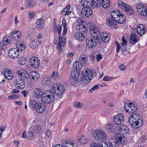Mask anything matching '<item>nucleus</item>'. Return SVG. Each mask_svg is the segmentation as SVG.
Listing matches in <instances>:
<instances>
[{
	"mask_svg": "<svg viewBox=\"0 0 147 147\" xmlns=\"http://www.w3.org/2000/svg\"><path fill=\"white\" fill-rule=\"evenodd\" d=\"M118 129L119 134L116 136L114 138L110 140L109 144L110 147H119L120 145L125 144L127 141V139L123 136L128 133L129 131L128 127L125 125L120 124Z\"/></svg>",
	"mask_w": 147,
	"mask_h": 147,
	"instance_id": "obj_1",
	"label": "nucleus"
},
{
	"mask_svg": "<svg viewBox=\"0 0 147 147\" xmlns=\"http://www.w3.org/2000/svg\"><path fill=\"white\" fill-rule=\"evenodd\" d=\"M128 122L132 127L135 129L140 127L143 124L142 117L135 114L132 115L129 117Z\"/></svg>",
	"mask_w": 147,
	"mask_h": 147,
	"instance_id": "obj_2",
	"label": "nucleus"
},
{
	"mask_svg": "<svg viewBox=\"0 0 147 147\" xmlns=\"http://www.w3.org/2000/svg\"><path fill=\"white\" fill-rule=\"evenodd\" d=\"M81 3L84 6L81 12V14L82 16L88 18L92 13V9L89 6V2L87 0H81Z\"/></svg>",
	"mask_w": 147,
	"mask_h": 147,
	"instance_id": "obj_3",
	"label": "nucleus"
},
{
	"mask_svg": "<svg viewBox=\"0 0 147 147\" xmlns=\"http://www.w3.org/2000/svg\"><path fill=\"white\" fill-rule=\"evenodd\" d=\"M54 98L53 93L50 90H47L44 92L43 96L41 97V100L45 103H50L53 102Z\"/></svg>",
	"mask_w": 147,
	"mask_h": 147,
	"instance_id": "obj_4",
	"label": "nucleus"
},
{
	"mask_svg": "<svg viewBox=\"0 0 147 147\" xmlns=\"http://www.w3.org/2000/svg\"><path fill=\"white\" fill-rule=\"evenodd\" d=\"M120 14L119 11L117 10H114L111 12V17L109 18V20H107L111 28H114L115 27V26L116 24V20Z\"/></svg>",
	"mask_w": 147,
	"mask_h": 147,
	"instance_id": "obj_5",
	"label": "nucleus"
},
{
	"mask_svg": "<svg viewBox=\"0 0 147 147\" xmlns=\"http://www.w3.org/2000/svg\"><path fill=\"white\" fill-rule=\"evenodd\" d=\"M52 88L55 94L61 96L66 90L64 85L60 83H57L54 84Z\"/></svg>",
	"mask_w": 147,
	"mask_h": 147,
	"instance_id": "obj_6",
	"label": "nucleus"
},
{
	"mask_svg": "<svg viewBox=\"0 0 147 147\" xmlns=\"http://www.w3.org/2000/svg\"><path fill=\"white\" fill-rule=\"evenodd\" d=\"M92 136L95 140L98 141L105 140L107 138L106 135L104 132L98 129H96L93 131Z\"/></svg>",
	"mask_w": 147,
	"mask_h": 147,
	"instance_id": "obj_7",
	"label": "nucleus"
},
{
	"mask_svg": "<svg viewBox=\"0 0 147 147\" xmlns=\"http://www.w3.org/2000/svg\"><path fill=\"white\" fill-rule=\"evenodd\" d=\"M117 3L120 7L123 10L126 11L127 13L130 16L134 13V10L129 4L124 3L121 0H118Z\"/></svg>",
	"mask_w": 147,
	"mask_h": 147,
	"instance_id": "obj_8",
	"label": "nucleus"
},
{
	"mask_svg": "<svg viewBox=\"0 0 147 147\" xmlns=\"http://www.w3.org/2000/svg\"><path fill=\"white\" fill-rule=\"evenodd\" d=\"M81 74L82 80L85 79H86L88 82H91L93 77V74L92 71L89 69H85Z\"/></svg>",
	"mask_w": 147,
	"mask_h": 147,
	"instance_id": "obj_9",
	"label": "nucleus"
},
{
	"mask_svg": "<svg viewBox=\"0 0 147 147\" xmlns=\"http://www.w3.org/2000/svg\"><path fill=\"white\" fill-rule=\"evenodd\" d=\"M124 108L127 112L130 113H135L137 109V105L132 102L126 103L124 104Z\"/></svg>",
	"mask_w": 147,
	"mask_h": 147,
	"instance_id": "obj_10",
	"label": "nucleus"
},
{
	"mask_svg": "<svg viewBox=\"0 0 147 147\" xmlns=\"http://www.w3.org/2000/svg\"><path fill=\"white\" fill-rule=\"evenodd\" d=\"M80 71L74 70L72 71L70 74V77H69L70 79L72 80H73L76 81H82V78H81V76L80 73Z\"/></svg>",
	"mask_w": 147,
	"mask_h": 147,
	"instance_id": "obj_11",
	"label": "nucleus"
},
{
	"mask_svg": "<svg viewBox=\"0 0 147 147\" xmlns=\"http://www.w3.org/2000/svg\"><path fill=\"white\" fill-rule=\"evenodd\" d=\"M29 64L32 68L36 69L40 65V61L39 59L36 57H32L29 60Z\"/></svg>",
	"mask_w": 147,
	"mask_h": 147,
	"instance_id": "obj_12",
	"label": "nucleus"
},
{
	"mask_svg": "<svg viewBox=\"0 0 147 147\" xmlns=\"http://www.w3.org/2000/svg\"><path fill=\"white\" fill-rule=\"evenodd\" d=\"M8 55L11 58L16 59L18 57L19 55V52L16 49H11L9 50Z\"/></svg>",
	"mask_w": 147,
	"mask_h": 147,
	"instance_id": "obj_13",
	"label": "nucleus"
},
{
	"mask_svg": "<svg viewBox=\"0 0 147 147\" xmlns=\"http://www.w3.org/2000/svg\"><path fill=\"white\" fill-rule=\"evenodd\" d=\"M97 41L92 38H88L86 40V45L90 49L94 48L97 44Z\"/></svg>",
	"mask_w": 147,
	"mask_h": 147,
	"instance_id": "obj_14",
	"label": "nucleus"
},
{
	"mask_svg": "<svg viewBox=\"0 0 147 147\" xmlns=\"http://www.w3.org/2000/svg\"><path fill=\"white\" fill-rule=\"evenodd\" d=\"M140 40L138 37L137 34L134 33H132L130 35L129 39V42L130 45L133 46L136 44Z\"/></svg>",
	"mask_w": 147,
	"mask_h": 147,
	"instance_id": "obj_15",
	"label": "nucleus"
},
{
	"mask_svg": "<svg viewBox=\"0 0 147 147\" xmlns=\"http://www.w3.org/2000/svg\"><path fill=\"white\" fill-rule=\"evenodd\" d=\"M19 77L21 80H25L27 79L28 77V74L26 70L22 69L17 72Z\"/></svg>",
	"mask_w": 147,
	"mask_h": 147,
	"instance_id": "obj_16",
	"label": "nucleus"
},
{
	"mask_svg": "<svg viewBox=\"0 0 147 147\" xmlns=\"http://www.w3.org/2000/svg\"><path fill=\"white\" fill-rule=\"evenodd\" d=\"M44 94L42 90L40 88H37L34 89L33 95L35 98L39 99L43 96Z\"/></svg>",
	"mask_w": 147,
	"mask_h": 147,
	"instance_id": "obj_17",
	"label": "nucleus"
},
{
	"mask_svg": "<svg viewBox=\"0 0 147 147\" xmlns=\"http://www.w3.org/2000/svg\"><path fill=\"white\" fill-rule=\"evenodd\" d=\"M41 45V41L40 40H32L30 42L29 46L30 47L33 49H37Z\"/></svg>",
	"mask_w": 147,
	"mask_h": 147,
	"instance_id": "obj_18",
	"label": "nucleus"
},
{
	"mask_svg": "<svg viewBox=\"0 0 147 147\" xmlns=\"http://www.w3.org/2000/svg\"><path fill=\"white\" fill-rule=\"evenodd\" d=\"M11 36L13 40H18L21 38L22 35L21 32L17 30L12 31L11 33Z\"/></svg>",
	"mask_w": 147,
	"mask_h": 147,
	"instance_id": "obj_19",
	"label": "nucleus"
},
{
	"mask_svg": "<svg viewBox=\"0 0 147 147\" xmlns=\"http://www.w3.org/2000/svg\"><path fill=\"white\" fill-rule=\"evenodd\" d=\"M16 87L18 89L22 90L25 87V84L24 80H18L16 82Z\"/></svg>",
	"mask_w": 147,
	"mask_h": 147,
	"instance_id": "obj_20",
	"label": "nucleus"
},
{
	"mask_svg": "<svg viewBox=\"0 0 147 147\" xmlns=\"http://www.w3.org/2000/svg\"><path fill=\"white\" fill-rule=\"evenodd\" d=\"M40 77V76L38 73L36 71H31L29 74V78L32 81H36L38 80Z\"/></svg>",
	"mask_w": 147,
	"mask_h": 147,
	"instance_id": "obj_21",
	"label": "nucleus"
},
{
	"mask_svg": "<svg viewBox=\"0 0 147 147\" xmlns=\"http://www.w3.org/2000/svg\"><path fill=\"white\" fill-rule=\"evenodd\" d=\"M46 106L44 104L40 103H39L36 108L35 110L37 112L41 113L44 112L46 109Z\"/></svg>",
	"mask_w": 147,
	"mask_h": 147,
	"instance_id": "obj_22",
	"label": "nucleus"
},
{
	"mask_svg": "<svg viewBox=\"0 0 147 147\" xmlns=\"http://www.w3.org/2000/svg\"><path fill=\"white\" fill-rule=\"evenodd\" d=\"M79 61L84 66H86L88 64V61L87 57L85 55H80L79 57Z\"/></svg>",
	"mask_w": 147,
	"mask_h": 147,
	"instance_id": "obj_23",
	"label": "nucleus"
},
{
	"mask_svg": "<svg viewBox=\"0 0 147 147\" xmlns=\"http://www.w3.org/2000/svg\"><path fill=\"white\" fill-rule=\"evenodd\" d=\"M101 40L103 42H107L109 41L110 39V35L106 32H103L100 34Z\"/></svg>",
	"mask_w": 147,
	"mask_h": 147,
	"instance_id": "obj_24",
	"label": "nucleus"
},
{
	"mask_svg": "<svg viewBox=\"0 0 147 147\" xmlns=\"http://www.w3.org/2000/svg\"><path fill=\"white\" fill-rule=\"evenodd\" d=\"M16 45L18 49L21 51L24 50L26 48L24 43L22 41L20 40L16 42Z\"/></svg>",
	"mask_w": 147,
	"mask_h": 147,
	"instance_id": "obj_25",
	"label": "nucleus"
},
{
	"mask_svg": "<svg viewBox=\"0 0 147 147\" xmlns=\"http://www.w3.org/2000/svg\"><path fill=\"white\" fill-rule=\"evenodd\" d=\"M137 31L139 35L142 36L146 32V28L143 25L139 24L137 27Z\"/></svg>",
	"mask_w": 147,
	"mask_h": 147,
	"instance_id": "obj_26",
	"label": "nucleus"
},
{
	"mask_svg": "<svg viewBox=\"0 0 147 147\" xmlns=\"http://www.w3.org/2000/svg\"><path fill=\"white\" fill-rule=\"evenodd\" d=\"M76 28L79 30L80 31L79 32L82 33V34H84V35H85L87 32V29L85 26L83 24L78 25L76 26Z\"/></svg>",
	"mask_w": 147,
	"mask_h": 147,
	"instance_id": "obj_27",
	"label": "nucleus"
},
{
	"mask_svg": "<svg viewBox=\"0 0 147 147\" xmlns=\"http://www.w3.org/2000/svg\"><path fill=\"white\" fill-rule=\"evenodd\" d=\"M75 38L79 41H83L85 39V35L84 34L79 32H76L74 34Z\"/></svg>",
	"mask_w": 147,
	"mask_h": 147,
	"instance_id": "obj_28",
	"label": "nucleus"
},
{
	"mask_svg": "<svg viewBox=\"0 0 147 147\" xmlns=\"http://www.w3.org/2000/svg\"><path fill=\"white\" fill-rule=\"evenodd\" d=\"M90 4L92 7L94 8H98L100 6V1L97 0L92 1Z\"/></svg>",
	"mask_w": 147,
	"mask_h": 147,
	"instance_id": "obj_29",
	"label": "nucleus"
},
{
	"mask_svg": "<svg viewBox=\"0 0 147 147\" xmlns=\"http://www.w3.org/2000/svg\"><path fill=\"white\" fill-rule=\"evenodd\" d=\"M125 16L120 13L119 14L118 18L116 20V23H118L119 24H123L125 22Z\"/></svg>",
	"mask_w": 147,
	"mask_h": 147,
	"instance_id": "obj_30",
	"label": "nucleus"
},
{
	"mask_svg": "<svg viewBox=\"0 0 147 147\" xmlns=\"http://www.w3.org/2000/svg\"><path fill=\"white\" fill-rule=\"evenodd\" d=\"M100 4L103 7L107 8L110 6V0H101Z\"/></svg>",
	"mask_w": 147,
	"mask_h": 147,
	"instance_id": "obj_31",
	"label": "nucleus"
},
{
	"mask_svg": "<svg viewBox=\"0 0 147 147\" xmlns=\"http://www.w3.org/2000/svg\"><path fill=\"white\" fill-rule=\"evenodd\" d=\"M93 33H90L93 39L96 40L97 41H99L100 40L99 37L101 34L100 31L96 32H93Z\"/></svg>",
	"mask_w": 147,
	"mask_h": 147,
	"instance_id": "obj_32",
	"label": "nucleus"
},
{
	"mask_svg": "<svg viewBox=\"0 0 147 147\" xmlns=\"http://www.w3.org/2000/svg\"><path fill=\"white\" fill-rule=\"evenodd\" d=\"M105 128L108 131L110 132H113L115 130V128L111 123L107 124L105 126Z\"/></svg>",
	"mask_w": 147,
	"mask_h": 147,
	"instance_id": "obj_33",
	"label": "nucleus"
},
{
	"mask_svg": "<svg viewBox=\"0 0 147 147\" xmlns=\"http://www.w3.org/2000/svg\"><path fill=\"white\" fill-rule=\"evenodd\" d=\"M11 71L9 70H6L4 74L5 78L9 80L11 79L13 77V73H11Z\"/></svg>",
	"mask_w": 147,
	"mask_h": 147,
	"instance_id": "obj_34",
	"label": "nucleus"
},
{
	"mask_svg": "<svg viewBox=\"0 0 147 147\" xmlns=\"http://www.w3.org/2000/svg\"><path fill=\"white\" fill-rule=\"evenodd\" d=\"M61 26L63 28L62 35L64 36L66 34L67 31L66 21L64 18H63L62 20Z\"/></svg>",
	"mask_w": 147,
	"mask_h": 147,
	"instance_id": "obj_35",
	"label": "nucleus"
},
{
	"mask_svg": "<svg viewBox=\"0 0 147 147\" xmlns=\"http://www.w3.org/2000/svg\"><path fill=\"white\" fill-rule=\"evenodd\" d=\"M38 102L35 100H31L29 102V107L32 109H34L37 107Z\"/></svg>",
	"mask_w": 147,
	"mask_h": 147,
	"instance_id": "obj_36",
	"label": "nucleus"
},
{
	"mask_svg": "<svg viewBox=\"0 0 147 147\" xmlns=\"http://www.w3.org/2000/svg\"><path fill=\"white\" fill-rule=\"evenodd\" d=\"M43 19L40 18L38 19L36 22V27L38 28H42L44 24Z\"/></svg>",
	"mask_w": 147,
	"mask_h": 147,
	"instance_id": "obj_37",
	"label": "nucleus"
},
{
	"mask_svg": "<svg viewBox=\"0 0 147 147\" xmlns=\"http://www.w3.org/2000/svg\"><path fill=\"white\" fill-rule=\"evenodd\" d=\"M138 12L140 15L144 16H146L147 17V9L145 7H141L140 9H138Z\"/></svg>",
	"mask_w": 147,
	"mask_h": 147,
	"instance_id": "obj_38",
	"label": "nucleus"
},
{
	"mask_svg": "<svg viewBox=\"0 0 147 147\" xmlns=\"http://www.w3.org/2000/svg\"><path fill=\"white\" fill-rule=\"evenodd\" d=\"M127 43V41L125 39L124 37H123L122 38V42L121 44V51L123 52H125V51H126Z\"/></svg>",
	"mask_w": 147,
	"mask_h": 147,
	"instance_id": "obj_39",
	"label": "nucleus"
},
{
	"mask_svg": "<svg viewBox=\"0 0 147 147\" xmlns=\"http://www.w3.org/2000/svg\"><path fill=\"white\" fill-rule=\"evenodd\" d=\"M90 147H108L107 144H104V146L101 142L98 143H92L90 145Z\"/></svg>",
	"mask_w": 147,
	"mask_h": 147,
	"instance_id": "obj_40",
	"label": "nucleus"
},
{
	"mask_svg": "<svg viewBox=\"0 0 147 147\" xmlns=\"http://www.w3.org/2000/svg\"><path fill=\"white\" fill-rule=\"evenodd\" d=\"M65 44V39L64 36H59V42L57 44L61 45V46H64Z\"/></svg>",
	"mask_w": 147,
	"mask_h": 147,
	"instance_id": "obj_41",
	"label": "nucleus"
},
{
	"mask_svg": "<svg viewBox=\"0 0 147 147\" xmlns=\"http://www.w3.org/2000/svg\"><path fill=\"white\" fill-rule=\"evenodd\" d=\"M42 128L40 125H36L34 127L33 130L35 133H39L41 131Z\"/></svg>",
	"mask_w": 147,
	"mask_h": 147,
	"instance_id": "obj_42",
	"label": "nucleus"
},
{
	"mask_svg": "<svg viewBox=\"0 0 147 147\" xmlns=\"http://www.w3.org/2000/svg\"><path fill=\"white\" fill-rule=\"evenodd\" d=\"M75 62V64L76 67L77 69L76 71L81 72L80 69L82 67L83 64L79 61H77Z\"/></svg>",
	"mask_w": 147,
	"mask_h": 147,
	"instance_id": "obj_43",
	"label": "nucleus"
},
{
	"mask_svg": "<svg viewBox=\"0 0 147 147\" xmlns=\"http://www.w3.org/2000/svg\"><path fill=\"white\" fill-rule=\"evenodd\" d=\"M90 32L93 33V32H96L99 31V28L96 25H93L90 27Z\"/></svg>",
	"mask_w": 147,
	"mask_h": 147,
	"instance_id": "obj_44",
	"label": "nucleus"
},
{
	"mask_svg": "<svg viewBox=\"0 0 147 147\" xmlns=\"http://www.w3.org/2000/svg\"><path fill=\"white\" fill-rule=\"evenodd\" d=\"M67 145H65V147H76V143H73L69 140H67Z\"/></svg>",
	"mask_w": 147,
	"mask_h": 147,
	"instance_id": "obj_45",
	"label": "nucleus"
},
{
	"mask_svg": "<svg viewBox=\"0 0 147 147\" xmlns=\"http://www.w3.org/2000/svg\"><path fill=\"white\" fill-rule=\"evenodd\" d=\"M10 38L9 37H3V42L4 43L5 45H8L11 42V40H10Z\"/></svg>",
	"mask_w": 147,
	"mask_h": 147,
	"instance_id": "obj_46",
	"label": "nucleus"
},
{
	"mask_svg": "<svg viewBox=\"0 0 147 147\" xmlns=\"http://www.w3.org/2000/svg\"><path fill=\"white\" fill-rule=\"evenodd\" d=\"M116 117V119H119V121L121 123L123 121V116L121 114H118L117 116H115Z\"/></svg>",
	"mask_w": 147,
	"mask_h": 147,
	"instance_id": "obj_47",
	"label": "nucleus"
},
{
	"mask_svg": "<svg viewBox=\"0 0 147 147\" xmlns=\"http://www.w3.org/2000/svg\"><path fill=\"white\" fill-rule=\"evenodd\" d=\"M78 140L79 142L82 144H84L86 142V138L83 136H81L80 138L78 139Z\"/></svg>",
	"mask_w": 147,
	"mask_h": 147,
	"instance_id": "obj_48",
	"label": "nucleus"
},
{
	"mask_svg": "<svg viewBox=\"0 0 147 147\" xmlns=\"http://www.w3.org/2000/svg\"><path fill=\"white\" fill-rule=\"evenodd\" d=\"M116 77H114L113 76L110 77L107 76H105L103 78V80L105 81H111L112 80L115 79H116Z\"/></svg>",
	"mask_w": 147,
	"mask_h": 147,
	"instance_id": "obj_49",
	"label": "nucleus"
},
{
	"mask_svg": "<svg viewBox=\"0 0 147 147\" xmlns=\"http://www.w3.org/2000/svg\"><path fill=\"white\" fill-rule=\"evenodd\" d=\"M5 80V77L4 74L2 72H0V84H2L4 82Z\"/></svg>",
	"mask_w": 147,
	"mask_h": 147,
	"instance_id": "obj_50",
	"label": "nucleus"
},
{
	"mask_svg": "<svg viewBox=\"0 0 147 147\" xmlns=\"http://www.w3.org/2000/svg\"><path fill=\"white\" fill-rule=\"evenodd\" d=\"M74 106L80 109L83 106V104L82 103L80 102H75L74 105Z\"/></svg>",
	"mask_w": 147,
	"mask_h": 147,
	"instance_id": "obj_51",
	"label": "nucleus"
},
{
	"mask_svg": "<svg viewBox=\"0 0 147 147\" xmlns=\"http://www.w3.org/2000/svg\"><path fill=\"white\" fill-rule=\"evenodd\" d=\"M42 84L45 86H49L50 83V81L49 80L45 79L42 81Z\"/></svg>",
	"mask_w": 147,
	"mask_h": 147,
	"instance_id": "obj_52",
	"label": "nucleus"
},
{
	"mask_svg": "<svg viewBox=\"0 0 147 147\" xmlns=\"http://www.w3.org/2000/svg\"><path fill=\"white\" fill-rule=\"evenodd\" d=\"M115 43L116 48V52L117 53H118L119 52V50L121 48V46L117 41H115Z\"/></svg>",
	"mask_w": 147,
	"mask_h": 147,
	"instance_id": "obj_53",
	"label": "nucleus"
},
{
	"mask_svg": "<svg viewBox=\"0 0 147 147\" xmlns=\"http://www.w3.org/2000/svg\"><path fill=\"white\" fill-rule=\"evenodd\" d=\"M99 86L97 85H95L89 90V92L90 93H91L94 90H97Z\"/></svg>",
	"mask_w": 147,
	"mask_h": 147,
	"instance_id": "obj_54",
	"label": "nucleus"
},
{
	"mask_svg": "<svg viewBox=\"0 0 147 147\" xmlns=\"http://www.w3.org/2000/svg\"><path fill=\"white\" fill-rule=\"evenodd\" d=\"M62 46L61 45H60L59 44L57 45V50L58 51V54L59 55H60L61 53L62 52Z\"/></svg>",
	"mask_w": 147,
	"mask_h": 147,
	"instance_id": "obj_55",
	"label": "nucleus"
},
{
	"mask_svg": "<svg viewBox=\"0 0 147 147\" xmlns=\"http://www.w3.org/2000/svg\"><path fill=\"white\" fill-rule=\"evenodd\" d=\"M62 30V28H61V26H59L55 30V31H57L59 34V36H61V31Z\"/></svg>",
	"mask_w": 147,
	"mask_h": 147,
	"instance_id": "obj_56",
	"label": "nucleus"
},
{
	"mask_svg": "<svg viewBox=\"0 0 147 147\" xmlns=\"http://www.w3.org/2000/svg\"><path fill=\"white\" fill-rule=\"evenodd\" d=\"M34 5L30 1H28L27 3L26 7L28 8H32L33 7Z\"/></svg>",
	"mask_w": 147,
	"mask_h": 147,
	"instance_id": "obj_57",
	"label": "nucleus"
},
{
	"mask_svg": "<svg viewBox=\"0 0 147 147\" xmlns=\"http://www.w3.org/2000/svg\"><path fill=\"white\" fill-rule=\"evenodd\" d=\"M116 117L115 116L113 117V121L115 124L117 125H120L121 123L119 121V119H116Z\"/></svg>",
	"mask_w": 147,
	"mask_h": 147,
	"instance_id": "obj_58",
	"label": "nucleus"
},
{
	"mask_svg": "<svg viewBox=\"0 0 147 147\" xmlns=\"http://www.w3.org/2000/svg\"><path fill=\"white\" fill-rule=\"evenodd\" d=\"M119 67L120 69L122 71H124L126 69V66L123 64L120 65Z\"/></svg>",
	"mask_w": 147,
	"mask_h": 147,
	"instance_id": "obj_59",
	"label": "nucleus"
},
{
	"mask_svg": "<svg viewBox=\"0 0 147 147\" xmlns=\"http://www.w3.org/2000/svg\"><path fill=\"white\" fill-rule=\"evenodd\" d=\"M51 131H50V130H48L46 132V137L47 138H49L51 136Z\"/></svg>",
	"mask_w": 147,
	"mask_h": 147,
	"instance_id": "obj_60",
	"label": "nucleus"
},
{
	"mask_svg": "<svg viewBox=\"0 0 147 147\" xmlns=\"http://www.w3.org/2000/svg\"><path fill=\"white\" fill-rule=\"evenodd\" d=\"M102 57L101 56V55H100L98 54L96 56V59L97 61H99L102 59Z\"/></svg>",
	"mask_w": 147,
	"mask_h": 147,
	"instance_id": "obj_61",
	"label": "nucleus"
},
{
	"mask_svg": "<svg viewBox=\"0 0 147 147\" xmlns=\"http://www.w3.org/2000/svg\"><path fill=\"white\" fill-rule=\"evenodd\" d=\"M28 92L26 90H23V91L21 92V93L24 97H26L27 96L28 94Z\"/></svg>",
	"mask_w": 147,
	"mask_h": 147,
	"instance_id": "obj_62",
	"label": "nucleus"
},
{
	"mask_svg": "<svg viewBox=\"0 0 147 147\" xmlns=\"http://www.w3.org/2000/svg\"><path fill=\"white\" fill-rule=\"evenodd\" d=\"M29 133V135L30 137V138H31V140H32V139H33L34 138V134L32 132L30 131L29 132H28Z\"/></svg>",
	"mask_w": 147,
	"mask_h": 147,
	"instance_id": "obj_63",
	"label": "nucleus"
},
{
	"mask_svg": "<svg viewBox=\"0 0 147 147\" xmlns=\"http://www.w3.org/2000/svg\"><path fill=\"white\" fill-rule=\"evenodd\" d=\"M5 45L3 42H0V50H3Z\"/></svg>",
	"mask_w": 147,
	"mask_h": 147,
	"instance_id": "obj_64",
	"label": "nucleus"
}]
</instances>
